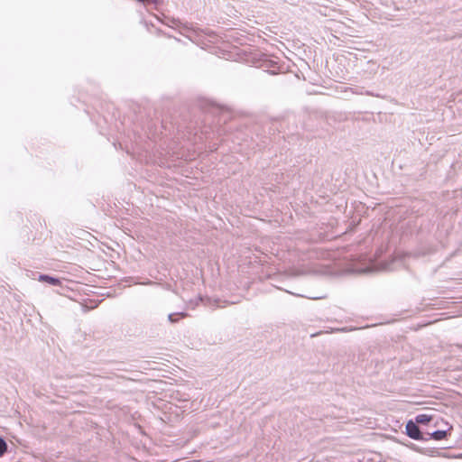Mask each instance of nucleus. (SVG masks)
<instances>
[{
  "mask_svg": "<svg viewBox=\"0 0 462 462\" xmlns=\"http://www.w3.org/2000/svg\"><path fill=\"white\" fill-rule=\"evenodd\" d=\"M116 379H117V385H118V384H121L123 382H125V381H126L125 377H123V376H121V375H118V374H117V376H116Z\"/></svg>",
  "mask_w": 462,
  "mask_h": 462,
  "instance_id": "obj_9",
  "label": "nucleus"
},
{
  "mask_svg": "<svg viewBox=\"0 0 462 462\" xmlns=\"http://www.w3.org/2000/svg\"><path fill=\"white\" fill-rule=\"evenodd\" d=\"M345 92H351L355 95H371L370 92L365 90V88L363 87H356V88H350L345 90Z\"/></svg>",
  "mask_w": 462,
  "mask_h": 462,
  "instance_id": "obj_5",
  "label": "nucleus"
},
{
  "mask_svg": "<svg viewBox=\"0 0 462 462\" xmlns=\"http://www.w3.org/2000/svg\"><path fill=\"white\" fill-rule=\"evenodd\" d=\"M40 282H48L53 286H58L60 284V281L55 277H51L47 274H41L38 278Z\"/></svg>",
  "mask_w": 462,
  "mask_h": 462,
  "instance_id": "obj_3",
  "label": "nucleus"
},
{
  "mask_svg": "<svg viewBox=\"0 0 462 462\" xmlns=\"http://www.w3.org/2000/svg\"><path fill=\"white\" fill-rule=\"evenodd\" d=\"M432 420V416L431 415H429V414H419L415 417V422L417 424H422V425H426L428 424L430 421H431Z\"/></svg>",
  "mask_w": 462,
  "mask_h": 462,
  "instance_id": "obj_4",
  "label": "nucleus"
},
{
  "mask_svg": "<svg viewBox=\"0 0 462 462\" xmlns=\"http://www.w3.org/2000/svg\"><path fill=\"white\" fill-rule=\"evenodd\" d=\"M452 430V427H449L448 430H438L433 431L432 433H428V439H435V440H442L445 439L448 435L450 434V430Z\"/></svg>",
  "mask_w": 462,
  "mask_h": 462,
  "instance_id": "obj_2",
  "label": "nucleus"
},
{
  "mask_svg": "<svg viewBox=\"0 0 462 462\" xmlns=\"http://www.w3.org/2000/svg\"><path fill=\"white\" fill-rule=\"evenodd\" d=\"M178 317L185 318V317H187V313H185V312L171 313V314H169L168 319L171 323H174L178 320Z\"/></svg>",
  "mask_w": 462,
  "mask_h": 462,
  "instance_id": "obj_7",
  "label": "nucleus"
},
{
  "mask_svg": "<svg viewBox=\"0 0 462 462\" xmlns=\"http://www.w3.org/2000/svg\"><path fill=\"white\" fill-rule=\"evenodd\" d=\"M121 413L125 416V420H135L137 417L139 416L136 411L130 412V410H125V408L121 409Z\"/></svg>",
  "mask_w": 462,
  "mask_h": 462,
  "instance_id": "obj_6",
  "label": "nucleus"
},
{
  "mask_svg": "<svg viewBox=\"0 0 462 462\" xmlns=\"http://www.w3.org/2000/svg\"><path fill=\"white\" fill-rule=\"evenodd\" d=\"M406 434L415 440H428L421 433L418 424L413 420H409L406 424Z\"/></svg>",
  "mask_w": 462,
  "mask_h": 462,
  "instance_id": "obj_1",
  "label": "nucleus"
},
{
  "mask_svg": "<svg viewBox=\"0 0 462 462\" xmlns=\"http://www.w3.org/2000/svg\"><path fill=\"white\" fill-rule=\"evenodd\" d=\"M6 443L5 441L0 438V457L6 451Z\"/></svg>",
  "mask_w": 462,
  "mask_h": 462,
  "instance_id": "obj_8",
  "label": "nucleus"
}]
</instances>
